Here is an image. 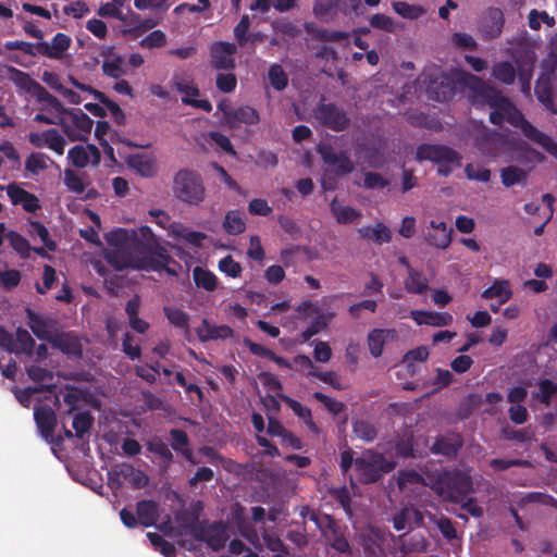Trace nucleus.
Segmentation results:
<instances>
[{"instance_id": "nucleus-1", "label": "nucleus", "mask_w": 557, "mask_h": 557, "mask_svg": "<svg viewBox=\"0 0 557 557\" xmlns=\"http://www.w3.org/2000/svg\"><path fill=\"white\" fill-rule=\"evenodd\" d=\"M109 243L119 248L107 253L106 259L115 270L133 268L147 271H166L176 274L168 265L174 262L168 250L162 247L149 226L138 232L119 228L111 233Z\"/></svg>"}, {"instance_id": "nucleus-2", "label": "nucleus", "mask_w": 557, "mask_h": 557, "mask_svg": "<svg viewBox=\"0 0 557 557\" xmlns=\"http://www.w3.org/2000/svg\"><path fill=\"white\" fill-rule=\"evenodd\" d=\"M490 107L493 109L490 113L492 124L500 126L504 121H507L510 125L519 128L530 141L541 146L550 156L557 158V143L529 122L507 97H505V103L497 101V104H490Z\"/></svg>"}, {"instance_id": "nucleus-3", "label": "nucleus", "mask_w": 557, "mask_h": 557, "mask_svg": "<svg viewBox=\"0 0 557 557\" xmlns=\"http://www.w3.org/2000/svg\"><path fill=\"white\" fill-rule=\"evenodd\" d=\"M172 191L178 201L190 207H199L207 196L202 175L188 168L181 169L174 174Z\"/></svg>"}, {"instance_id": "nucleus-4", "label": "nucleus", "mask_w": 557, "mask_h": 557, "mask_svg": "<svg viewBox=\"0 0 557 557\" xmlns=\"http://www.w3.org/2000/svg\"><path fill=\"white\" fill-rule=\"evenodd\" d=\"M434 490L444 499L461 503L473 491L472 478L460 470L444 471L437 475Z\"/></svg>"}, {"instance_id": "nucleus-5", "label": "nucleus", "mask_w": 557, "mask_h": 557, "mask_svg": "<svg viewBox=\"0 0 557 557\" xmlns=\"http://www.w3.org/2000/svg\"><path fill=\"white\" fill-rule=\"evenodd\" d=\"M416 158L418 161H432L437 164V174L447 177L451 174L454 166L461 165V154L455 149L440 144H422L417 148Z\"/></svg>"}, {"instance_id": "nucleus-6", "label": "nucleus", "mask_w": 557, "mask_h": 557, "mask_svg": "<svg viewBox=\"0 0 557 557\" xmlns=\"http://www.w3.org/2000/svg\"><path fill=\"white\" fill-rule=\"evenodd\" d=\"M9 79L21 90L29 94L38 102H46L54 110H63L60 100L51 95L44 86L34 79L28 73L14 66L8 67Z\"/></svg>"}, {"instance_id": "nucleus-7", "label": "nucleus", "mask_w": 557, "mask_h": 557, "mask_svg": "<svg viewBox=\"0 0 557 557\" xmlns=\"http://www.w3.org/2000/svg\"><path fill=\"white\" fill-rule=\"evenodd\" d=\"M189 529L197 541L205 542L214 552L221 550L228 540L226 525L221 521L208 523L206 520H195Z\"/></svg>"}, {"instance_id": "nucleus-8", "label": "nucleus", "mask_w": 557, "mask_h": 557, "mask_svg": "<svg viewBox=\"0 0 557 557\" xmlns=\"http://www.w3.org/2000/svg\"><path fill=\"white\" fill-rule=\"evenodd\" d=\"M322 532L327 544L339 554H350L351 547L337 521L330 515L313 512L310 517Z\"/></svg>"}, {"instance_id": "nucleus-9", "label": "nucleus", "mask_w": 557, "mask_h": 557, "mask_svg": "<svg viewBox=\"0 0 557 557\" xmlns=\"http://www.w3.org/2000/svg\"><path fill=\"white\" fill-rule=\"evenodd\" d=\"M463 85L471 92V101L474 104H497V101L505 103V96L494 86L484 82L481 77L473 74H465Z\"/></svg>"}, {"instance_id": "nucleus-10", "label": "nucleus", "mask_w": 557, "mask_h": 557, "mask_svg": "<svg viewBox=\"0 0 557 557\" xmlns=\"http://www.w3.org/2000/svg\"><path fill=\"white\" fill-rule=\"evenodd\" d=\"M355 468L359 472L360 481L371 484L377 482L384 473L393 471L395 463L388 461L383 455L376 454L371 460L357 458Z\"/></svg>"}, {"instance_id": "nucleus-11", "label": "nucleus", "mask_w": 557, "mask_h": 557, "mask_svg": "<svg viewBox=\"0 0 557 557\" xmlns=\"http://www.w3.org/2000/svg\"><path fill=\"white\" fill-rule=\"evenodd\" d=\"M317 151L322 161L337 176H345L355 170L354 162L346 150L336 152L331 144L320 143Z\"/></svg>"}, {"instance_id": "nucleus-12", "label": "nucleus", "mask_w": 557, "mask_h": 557, "mask_svg": "<svg viewBox=\"0 0 557 557\" xmlns=\"http://www.w3.org/2000/svg\"><path fill=\"white\" fill-rule=\"evenodd\" d=\"M314 116L322 125L334 132L345 131L350 124V119L345 110L331 102H319L314 109Z\"/></svg>"}, {"instance_id": "nucleus-13", "label": "nucleus", "mask_w": 557, "mask_h": 557, "mask_svg": "<svg viewBox=\"0 0 557 557\" xmlns=\"http://www.w3.org/2000/svg\"><path fill=\"white\" fill-rule=\"evenodd\" d=\"M425 91L430 100L447 102L456 94V84L453 77L446 73L432 74L429 75Z\"/></svg>"}, {"instance_id": "nucleus-14", "label": "nucleus", "mask_w": 557, "mask_h": 557, "mask_svg": "<svg viewBox=\"0 0 557 557\" xmlns=\"http://www.w3.org/2000/svg\"><path fill=\"white\" fill-rule=\"evenodd\" d=\"M59 113L67 114L71 117L72 126L63 124V132L73 141L85 140L86 135L91 132L94 121L84 113L81 109H66L55 110Z\"/></svg>"}, {"instance_id": "nucleus-15", "label": "nucleus", "mask_w": 557, "mask_h": 557, "mask_svg": "<svg viewBox=\"0 0 557 557\" xmlns=\"http://www.w3.org/2000/svg\"><path fill=\"white\" fill-rule=\"evenodd\" d=\"M505 24V17L502 9L491 7L483 14L479 30L484 39H495L500 36Z\"/></svg>"}, {"instance_id": "nucleus-16", "label": "nucleus", "mask_w": 557, "mask_h": 557, "mask_svg": "<svg viewBox=\"0 0 557 557\" xmlns=\"http://www.w3.org/2000/svg\"><path fill=\"white\" fill-rule=\"evenodd\" d=\"M236 46L226 41L213 44L210 50L211 65L216 70H234L236 66L234 54Z\"/></svg>"}, {"instance_id": "nucleus-17", "label": "nucleus", "mask_w": 557, "mask_h": 557, "mask_svg": "<svg viewBox=\"0 0 557 557\" xmlns=\"http://www.w3.org/2000/svg\"><path fill=\"white\" fill-rule=\"evenodd\" d=\"M463 446V438L455 432L445 433L435 437L430 447L433 455H442L447 458H454Z\"/></svg>"}, {"instance_id": "nucleus-18", "label": "nucleus", "mask_w": 557, "mask_h": 557, "mask_svg": "<svg viewBox=\"0 0 557 557\" xmlns=\"http://www.w3.org/2000/svg\"><path fill=\"white\" fill-rule=\"evenodd\" d=\"M451 233L453 230L444 221L431 220L424 239L429 246L444 250L451 243Z\"/></svg>"}, {"instance_id": "nucleus-19", "label": "nucleus", "mask_w": 557, "mask_h": 557, "mask_svg": "<svg viewBox=\"0 0 557 557\" xmlns=\"http://www.w3.org/2000/svg\"><path fill=\"white\" fill-rule=\"evenodd\" d=\"M534 92L536 99L550 114H557L556 94L549 74H542L536 83Z\"/></svg>"}, {"instance_id": "nucleus-20", "label": "nucleus", "mask_w": 557, "mask_h": 557, "mask_svg": "<svg viewBox=\"0 0 557 557\" xmlns=\"http://www.w3.org/2000/svg\"><path fill=\"white\" fill-rule=\"evenodd\" d=\"M219 109L224 112L227 121L232 126L240 124L256 125L260 121L259 112L250 106H240L236 109L225 110L223 103H219Z\"/></svg>"}, {"instance_id": "nucleus-21", "label": "nucleus", "mask_w": 557, "mask_h": 557, "mask_svg": "<svg viewBox=\"0 0 557 557\" xmlns=\"http://www.w3.org/2000/svg\"><path fill=\"white\" fill-rule=\"evenodd\" d=\"M34 419L36 425L45 440L52 438L57 426V416L53 409L48 405H40L34 408Z\"/></svg>"}, {"instance_id": "nucleus-22", "label": "nucleus", "mask_w": 557, "mask_h": 557, "mask_svg": "<svg viewBox=\"0 0 557 557\" xmlns=\"http://www.w3.org/2000/svg\"><path fill=\"white\" fill-rule=\"evenodd\" d=\"M71 46V38L64 33H58L52 38L51 44L39 41V54L50 59H61L64 52Z\"/></svg>"}, {"instance_id": "nucleus-23", "label": "nucleus", "mask_w": 557, "mask_h": 557, "mask_svg": "<svg viewBox=\"0 0 557 557\" xmlns=\"http://www.w3.org/2000/svg\"><path fill=\"white\" fill-rule=\"evenodd\" d=\"M35 345L36 343L29 332L23 327H17L10 352L16 356L25 355L26 357H33Z\"/></svg>"}, {"instance_id": "nucleus-24", "label": "nucleus", "mask_w": 557, "mask_h": 557, "mask_svg": "<svg viewBox=\"0 0 557 557\" xmlns=\"http://www.w3.org/2000/svg\"><path fill=\"white\" fill-rule=\"evenodd\" d=\"M169 434L172 440V448L182 454L189 462L196 463L187 433L182 429H171Z\"/></svg>"}, {"instance_id": "nucleus-25", "label": "nucleus", "mask_w": 557, "mask_h": 557, "mask_svg": "<svg viewBox=\"0 0 557 557\" xmlns=\"http://www.w3.org/2000/svg\"><path fill=\"white\" fill-rule=\"evenodd\" d=\"M330 211L338 224H349L361 218V212L349 206H342L337 198L330 203Z\"/></svg>"}, {"instance_id": "nucleus-26", "label": "nucleus", "mask_w": 557, "mask_h": 557, "mask_svg": "<svg viewBox=\"0 0 557 557\" xmlns=\"http://www.w3.org/2000/svg\"><path fill=\"white\" fill-rule=\"evenodd\" d=\"M27 325L34 335L44 341H52L48 322L32 309H26Z\"/></svg>"}, {"instance_id": "nucleus-27", "label": "nucleus", "mask_w": 557, "mask_h": 557, "mask_svg": "<svg viewBox=\"0 0 557 557\" xmlns=\"http://www.w3.org/2000/svg\"><path fill=\"white\" fill-rule=\"evenodd\" d=\"M136 515L144 527H152L158 519V505L153 500L144 499L136 505Z\"/></svg>"}, {"instance_id": "nucleus-28", "label": "nucleus", "mask_w": 557, "mask_h": 557, "mask_svg": "<svg viewBox=\"0 0 557 557\" xmlns=\"http://www.w3.org/2000/svg\"><path fill=\"white\" fill-rule=\"evenodd\" d=\"M146 447L149 453L153 454L162 460L164 468H168L174 461L173 453L171 451L169 445L160 436H152L146 443Z\"/></svg>"}, {"instance_id": "nucleus-29", "label": "nucleus", "mask_w": 557, "mask_h": 557, "mask_svg": "<svg viewBox=\"0 0 557 557\" xmlns=\"http://www.w3.org/2000/svg\"><path fill=\"white\" fill-rule=\"evenodd\" d=\"M394 330L374 329L368 334V346L370 354L374 357H381L384 345L389 335L394 336Z\"/></svg>"}, {"instance_id": "nucleus-30", "label": "nucleus", "mask_w": 557, "mask_h": 557, "mask_svg": "<svg viewBox=\"0 0 557 557\" xmlns=\"http://www.w3.org/2000/svg\"><path fill=\"white\" fill-rule=\"evenodd\" d=\"M492 76L500 84L512 85L517 77V71L511 62L499 61L493 65Z\"/></svg>"}, {"instance_id": "nucleus-31", "label": "nucleus", "mask_w": 557, "mask_h": 557, "mask_svg": "<svg viewBox=\"0 0 557 557\" xmlns=\"http://www.w3.org/2000/svg\"><path fill=\"white\" fill-rule=\"evenodd\" d=\"M305 29L308 34L321 41L337 42L348 38V34L346 32L318 28L313 23H305Z\"/></svg>"}, {"instance_id": "nucleus-32", "label": "nucleus", "mask_w": 557, "mask_h": 557, "mask_svg": "<svg viewBox=\"0 0 557 557\" xmlns=\"http://www.w3.org/2000/svg\"><path fill=\"white\" fill-rule=\"evenodd\" d=\"M429 287V280L423 272L409 269L408 276L405 280V288L410 294L421 295Z\"/></svg>"}, {"instance_id": "nucleus-33", "label": "nucleus", "mask_w": 557, "mask_h": 557, "mask_svg": "<svg viewBox=\"0 0 557 557\" xmlns=\"http://www.w3.org/2000/svg\"><path fill=\"white\" fill-rule=\"evenodd\" d=\"M511 296L512 292L509 288V282L506 280H496L492 286L482 293L484 299L497 298L499 305L507 302Z\"/></svg>"}, {"instance_id": "nucleus-34", "label": "nucleus", "mask_w": 557, "mask_h": 557, "mask_svg": "<svg viewBox=\"0 0 557 557\" xmlns=\"http://www.w3.org/2000/svg\"><path fill=\"white\" fill-rule=\"evenodd\" d=\"M127 0H111L103 3L97 10V14L101 17H113L123 23H128L127 15L123 13L122 8Z\"/></svg>"}, {"instance_id": "nucleus-35", "label": "nucleus", "mask_w": 557, "mask_h": 557, "mask_svg": "<svg viewBox=\"0 0 557 557\" xmlns=\"http://www.w3.org/2000/svg\"><path fill=\"white\" fill-rule=\"evenodd\" d=\"M513 161L522 165H530L534 163H542L545 161V156L540 151L531 148L529 145H521L515 156Z\"/></svg>"}, {"instance_id": "nucleus-36", "label": "nucleus", "mask_w": 557, "mask_h": 557, "mask_svg": "<svg viewBox=\"0 0 557 557\" xmlns=\"http://www.w3.org/2000/svg\"><path fill=\"white\" fill-rule=\"evenodd\" d=\"M352 432L361 441L371 443L377 437L376 426L369 420L357 419L352 422Z\"/></svg>"}, {"instance_id": "nucleus-37", "label": "nucleus", "mask_w": 557, "mask_h": 557, "mask_svg": "<svg viewBox=\"0 0 557 557\" xmlns=\"http://www.w3.org/2000/svg\"><path fill=\"white\" fill-rule=\"evenodd\" d=\"M392 8L398 15L407 20H418L426 14V10L422 5L410 4L406 1H394Z\"/></svg>"}, {"instance_id": "nucleus-38", "label": "nucleus", "mask_w": 557, "mask_h": 557, "mask_svg": "<svg viewBox=\"0 0 557 557\" xmlns=\"http://www.w3.org/2000/svg\"><path fill=\"white\" fill-rule=\"evenodd\" d=\"M193 280L197 287L203 288L207 292H213L218 286L214 273L201 267L194 268Z\"/></svg>"}, {"instance_id": "nucleus-39", "label": "nucleus", "mask_w": 557, "mask_h": 557, "mask_svg": "<svg viewBox=\"0 0 557 557\" xmlns=\"http://www.w3.org/2000/svg\"><path fill=\"white\" fill-rule=\"evenodd\" d=\"M163 313L169 323L174 327L188 331L189 330V315L182 309L173 306H164Z\"/></svg>"}, {"instance_id": "nucleus-40", "label": "nucleus", "mask_w": 557, "mask_h": 557, "mask_svg": "<svg viewBox=\"0 0 557 557\" xmlns=\"http://www.w3.org/2000/svg\"><path fill=\"white\" fill-rule=\"evenodd\" d=\"M528 172L513 165L500 170L502 183L505 187H512L516 184H525Z\"/></svg>"}, {"instance_id": "nucleus-41", "label": "nucleus", "mask_w": 557, "mask_h": 557, "mask_svg": "<svg viewBox=\"0 0 557 557\" xmlns=\"http://www.w3.org/2000/svg\"><path fill=\"white\" fill-rule=\"evenodd\" d=\"M497 136L487 132H483L475 137V146L480 152L486 157H496L497 148Z\"/></svg>"}, {"instance_id": "nucleus-42", "label": "nucleus", "mask_w": 557, "mask_h": 557, "mask_svg": "<svg viewBox=\"0 0 557 557\" xmlns=\"http://www.w3.org/2000/svg\"><path fill=\"white\" fill-rule=\"evenodd\" d=\"M362 237L373 239L374 242L388 243L392 239V233L389 228L383 223H376L372 228L362 227L359 230Z\"/></svg>"}, {"instance_id": "nucleus-43", "label": "nucleus", "mask_w": 557, "mask_h": 557, "mask_svg": "<svg viewBox=\"0 0 557 557\" xmlns=\"http://www.w3.org/2000/svg\"><path fill=\"white\" fill-rule=\"evenodd\" d=\"M223 227L230 235L242 234L246 230V223L238 210L228 211L223 221Z\"/></svg>"}, {"instance_id": "nucleus-44", "label": "nucleus", "mask_w": 557, "mask_h": 557, "mask_svg": "<svg viewBox=\"0 0 557 557\" xmlns=\"http://www.w3.org/2000/svg\"><path fill=\"white\" fill-rule=\"evenodd\" d=\"M53 384L49 385H36V386H28L26 388H15L14 395L17 401L25 408H28L32 403V398L34 394H39L42 392H51L53 388Z\"/></svg>"}, {"instance_id": "nucleus-45", "label": "nucleus", "mask_w": 557, "mask_h": 557, "mask_svg": "<svg viewBox=\"0 0 557 557\" xmlns=\"http://www.w3.org/2000/svg\"><path fill=\"white\" fill-rule=\"evenodd\" d=\"M334 313L330 312L327 314L319 313L310 323V325L301 332L302 342H308L311 337L318 334L320 331L324 330L327 326V323L331 319H333Z\"/></svg>"}, {"instance_id": "nucleus-46", "label": "nucleus", "mask_w": 557, "mask_h": 557, "mask_svg": "<svg viewBox=\"0 0 557 557\" xmlns=\"http://www.w3.org/2000/svg\"><path fill=\"white\" fill-rule=\"evenodd\" d=\"M502 436L507 441H517L519 443H530L535 440V433L530 426L520 430L505 426L502 429Z\"/></svg>"}, {"instance_id": "nucleus-47", "label": "nucleus", "mask_w": 557, "mask_h": 557, "mask_svg": "<svg viewBox=\"0 0 557 557\" xmlns=\"http://www.w3.org/2000/svg\"><path fill=\"white\" fill-rule=\"evenodd\" d=\"M268 78L271 86L277 90H284L288 85V76L282 65L274 63L269 67Z\"/></svg>"}, {"instance_id": "nucleus-48", "label": "nucleus", "mask_w": 557, "mask_h": 557, "mask_svg": "<svg viewBox=\"0 0 557 557\" xmlns=\"http://www.w3.org/2000/svg\"><path fill=\"white\" fill-rule=\"evenodd\" d=\"M7 239L21 258L26 259L29 257L32 247L24 236L15 231H10L7 233Z\"/></svg>"}, {"instance_id": "nucleus-49", "label": "nucleus", "mask_w": 557, "mask_h": 557, "mask_svg": "<svg viewBox=\"0 0 557 557\" xmlns=\"http://www.w3.org/2000/svg\"><path fill=\"white\" fill-rule=\"evenodd\" d=\"M94 423V418L88 411H81L74 416L73 429L77 438H84L85 434L89 433Z\"/></svg>"}, {"instance_id": "nucleus-50", "label": "nucleus", "mask_w": 557, "mask_h": 557, "mask_svg": "<svg viewBox=\"0 0 557 557\" xmlns=\"http://www.w3.org/2000/svg\"><path fill=\"white\" fill-rule=\"evenodd\" d=\"M123 65L124 58L122 55H114L112 59H106L103 61L102 72L106 76L120 79L125 74Z\"/></svg>"}, {"instance_id": "nucleus-51", "label": "nucleus", "mask_w": 557, "mask_h": 557, "mask_svg": "<svg viewBox=\"0 0 557 557\" xmlns=\"http://www.w3.org/2000/svg\"><path fill=\"white\" fill-rule=\"evenodd\" d=\"M26 373L33 382L39 383V385L52 384L53 373L47 368L32 364L26 368Z\"/></svg>"}, {"instance_id": "nucleus-52", "label": "nucleus", "mask_w": 557, "mask_h": 557, "mask_svg": "<svg viewBox=\"0 0 557 557\" xmlns=\"http://www.w3.org/2000/svg\"><path fill=\"white\" fill-rule=\"evenodd\" d=\"M95 99L102 103L112 114L115 123L123 124L125 121V114L120 106L106 96L103 92H95Z\"/></svg>"}, {"instance_id": "nucleus-53", "label": "nucleus", "mask_w": 557, "mask_h": 557, "mask_svg": "<svg viewBox=\"0 0 557 557\" xmlns=\"http://www.w3.org/2000/svg\"><path fill=\"white\" fill-rule=\"evenodd\" d=\"M172 233L175 237L184 239L186 243L193 245L194 247H200L202 242L207 238V235L202 232L188 231L184 227L173 230Z\"/></svg>"}, {"instance_id": "nucleus-54", "label": "nucleus", "mask_w": 557, "mask_h": 557, "mask_svg": "<svg viewBox=\"0 0 557 557\" xmlns=\"http://www.w3.org/2000/svg\"><path fill=\"white\" fill-rule=\"evenodd\" d=\"M48 157L42 152H32L25 161V170L32 174H38L47 169Z\"/></svg>"}, {"instance_id": "nucleus-55", "label": "nucleus", "mask_w": 557, "mask_h": 557, "mask_svg": "<svg viewBox=\"0 0 557 557\" xmlns=\"http://www.w3.org/2000/svg\"><path fill=\"white\" fill-rule=\"evenodd\" d=\"M67 158L70 162L78 169H83L90 162L88 150L84 146H74L69 150Z\"/></svg>"}, {"instance_id": "nucleus-56", "label": "nucleus", "mask_w": 557, "mask_h": 557, "mask_svg": "<svg viewBox=\"0 0 557 557\" xmlns=\"http://www.w3.org/2000/svg\"><path fill=\"white\" fill-rule=\"evenodd\" d=\"M370 25L375 28L386 33H394L396 30L395 21L385 14L376 13L373 14L369 21Z\"/></svg>"}, {"instance_id": "nucleus-57", "label": "nucleus", "mask_w": 557, "mask_h": 557, "mask_svg": "<svg viewBox=\"0 0 557 557\" xmlns=\"http://www.w3.org/2000/svg\"><path fill=\"white\" fill-rule=\"evenodd\" d=\"M54 347H58L63 352L70 354V352H79V344L76 338L70 337L67 334L60 335L55 338H52L50 341Z\"/></svg>"}, {"instance_id": "nucleus-58", "label": "nucleus", "mask_w": 557, "mask_h": 557, "mask_svg": "<svg viewBox=\"0 0 557 557\" xmlns=\"http://www.w3.org/2000/svg\"><path fill=\"white\" fill-rule=\"evenodd\" d=\"M29 225L30 233L36 234L50 251L57 249V244L50 238L49 232L42 223L39 221H30Z\"/></svg>"}, {"instance_id": "nucleus-59", "label": "nucleus", "mask_w": 557, "mask_h": 557, "mask_svg": "<svg viewBox=\"0 0 557 557\" xmlns=\"http://www.w3.org/2000/svg\"><path fill=\"white\" fill-rule=\"evenodd\" d=\"M4 48L9 51L21 50L30 57H36L39 54L38 42L32 44L22 40H9L4 44Z\"/></svg>"}, {"instance_id": "nucleus-60", "label": "nucleus", "mask_w": 557, "mask_h": 557, "mask_svg": "<svg viewBox=\"0 0 557 557\" xmlns=\"http://www.w3.org/2000/svg\"><path fill=\"white\" fill-rule=\"evenodd\" d=\"M219 270L230 277H238L242 274V265L231 255L219 261Z\"/></svg>"}, {"instance_id": "nucleus-61", "label": "nucleus", "mask_w": 557, "mask_h": 557, "mask_svg": "<svg viewBox=\"0 0 557 557\" xmlns=\"http://www.w3.org/2000/svg\"><path fill=\"white\" fill-rule=\"evenodd\" d=\"M47 137V145L51 150L58 154L64 153L65 140L55 128L45 131Z\"/></svg>"}, {"instance_id": "nucleus-62", "label": "nucleus", "mask_w": 557, "mask_h": 557, "mask_svg": "<svg viewBox=\"0 0 557 557\" xmlns=\"http://www.w3.org/2000/svg\"><path fill=\"white\" fill-rule=\"evenodd\" d=\"M166 45V36L164 32L157 29L151 32L140 41V46L146 49L161 48Z\"/></svg>"}, {"instance_id": "nucleus-63", "label": "nucleus", "mask_w": 557, "mask_h": 557, "mask_svg": "<svg viewBox=\"0 0 557 557\" xmlns=\"http://www.w3.org/2000/svg\"><path fill=\"white\" fill-rule=\"evenodd\" d=\"M64 184L69 190L81 195L85 191V184L79 175L72 170L64 171Z\"/></svg>"}, {"instance_id": "nucleus-64", "label": "nucleus", "mask_w": 557, "mask_h": 557, "mask_svg": "<svg viewBox=\"0 0 557 557\" xmlns=\"http://www.w3.org/2000/svg\"><path fill=\"white\" fill-rule=\"evenodd\" d=\"M216 88L225 94L232 92L237 86V78L233 73H219L215 79Z\"/></svg>"}]
</instances>
